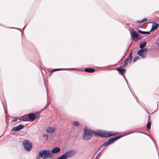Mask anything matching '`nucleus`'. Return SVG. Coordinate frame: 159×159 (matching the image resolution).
<instances>
[{"mask_svg":"<svg viewBox=\"0 0 159 159\" xmlns=\"http://www.w3.org/2000/svg\"><path fill=\"white\" fill-rule=\"evenodd\" d=\"M84 134L83 136V139L84 140H89L91 139L93 136V134L95 135L99 136L105 137H109L116 134V133H113L112 132H106L101 130H97L93 132L90 129H88L86 128H84Z\"/></svg>","mask_w":159,"mask_h":159,"instance_id":"f257e3e1","label":"nucleus"},{"mask_svg":"<svg viewBox=\"0 0 159 159\" xmlns=\"http://www.w3.org/2000/svg\"><path fill=\"white\" fill-rule=\"evenodd\" d=\"M39 156L44 159L52 158L53 155L51 153L50 150H43L39 152Z\"/></svg>","mask_w":159,"mask_h":159,"instance_id":"f03ea898","label":"nucleus"},{"mask_svg":"<svg viewBox=\"0 0 159 159\" xmlns=\"http://www.w3.org/2000/svg\"><path fill=\"white\" fill-rule=\"evenodd\" d=\"M24 148L27 151H30L32 148V143L28 140H24L23 142Z\"/></svg>","mask_w":159,"mask_h":159,"instance_id":"7ed1b4c3","label":"nucleus"},{"mask_svg":"<svg viewBox=\"0 0 159 159\" xmlns=\"http://www.w3.org/2000/svg\"><path fill=\"white\" fill-rule=\"evenodd\" d=\"M76 153V152L75 150H71L66 152L64 154L66 156V158L71 157L75 155Z\"/></svg>","mask_w":159,"mask_h":159,"instance_id":"20e7f679","label":"nucleus"},{"mask_svg":"<svg viewBox=\"0 0 159 159\" xmlns=\"http://www.w3.org/2000/svg\"><path fill=\"white\" fill-rule=\"evenodd\" d=\"M121 137V136H119L117 137L111 139L107 140L106 142L104 143V145L106 146L107 145L113 143L114 141L117 140Z\"/></svg>","mask_w":159,"mask_h":159,"instance_id":"39448f33","label":"nucleus"},{"mask_svg":"<svg viewBox=\"0 0 159 159\" xmlns=\"http://www.w3.org/2000/svg\"><path fill=\"white\" fill-rule=\"evenodd\" d=\"M117 70L118 71L119 73L120 74H121V75H123L125 79V80H126V78L125 76L124 75V74L125 73L126 71L125 69L124 68H118L117 69Z\"/></svg>","mask_w":159,"mask_h":159,"instance_id":"423d86ee","label":"nucleus"},{"mask_svg":"<svg viewBox=\"0 0 159 159\" xmlns=\"http://www.w3.org/2000/svg\"><path fill=\"white\" fill-rule=\"evenodd\" d=\"M24 127V126L23 125H20L14 127L12 129V130L15 131H18L23 129Z\"/></svg>","mask_w":159,"mask_h":159,"instance_id":"0eeeda50","label":"nucleus"},{"mask_svg":"<svg viewBox=\"0 0 159 159\" xmlns=\"http://www.w3.org/2000/svg\"><path fill=\"white\" fill-rule=\"evenodd\" d=\"M61 151L60 148L58 147L54 148L51 151V153L53 154L57 153Z\"/></svg>","mask_w":159,"mask_h":159,"instance_id":"6e6552de","label":"nucleus"},{"mask_svg":"<svg viewBox=\"0 0 159 159\" xmlns=\"http://www.w3.org/2000/svg\"><path fill=\"white\" fill-rule=\"evenodd\" d=\"M131 34L132 37L134 38L135 40L140 39V38L138 37V34L135 31H134Z\"/></svg>","mask_w":159,"mask_h":159,"instance_id":"1a4fd4ad","label":"nucleus"},{"mask_svg":"<svg viewBox=\"0 0 159 159\" xmlns=\"http://www.w3.org/2000/svg\"><path fill=\"white\" fill-rule=\"evenodd\" d=\"M55 128L52 127H48L46 131L47 133L48 134H51L53 133L55 131Z\"/></svg>","mask_w":159,"mask_h":159,"instance_id":"9d476101","label":"nucleus"},{"mask_svg":"<svg viewBox=\"0 0 159 159\" xmlns=\"http://www.w3.org/2000/svg\"><path fill=\"white\" fill-rule=\"evenodd\" d=\"M143 50H139L138 52V55L141 57L142 58H144L146 57V54L143 53V52H142Z\"/></svg>","mask_w":159,"mask_h":159,"instance_id":"9b49d317","label":"nucleus"},{"mask_svg":"<svg viewBox=\"0 0 159 159\" xmlns=\"http://www.w3.org/2000/svg\"><path fill=\"white\" fill-rule=\"evenodd\" d=\"M28 116V119L32 121L34 120L36 118V115L33 113L29 114Z\"/></svg>","mask_w":159,"mask_h":159,"instance_id":"f8f14e48","label":"nucleus"},{"mask_svg":"<svg viewBox=\"0 0 159 159\" xmlns=\"http://www.w3.org/2000/svg\"><path fill=\"white\" fill-rule=\"evenodd\" d=\"M159 26V24H157L156 22H153L152 24V27L150 31H152L153 30H155L157 29Z\"/></svg>","mask_w":159,"mask_h":159,"instance_id":"ddd939ff","label":"nucleus"},{"mask_svg":"<svg viewBox=\"0 0 159 159\" xmlns=\"http://www.w3.org/2000/svg\"><path fill=\"white\" fill-rule=\"evenodd\" d=\"M28 116L26 115L21 116L20 119V121H28Z\"/></svg>","mask_w":159,"mask_h":159,"instance_id":"4468645a","label":"nucleus"},{"mask_svg":"<svg viewBox=\"0 0 159 159\" xmlns=\"http://www.w3.org/2000/svg\"><path fill=\"white\" fill-rule=\"evenodd\" d=\"M84 71L87 72L93 73L95 71V69H94L87 68L85 69Z\"/></svg>","mask_w":159,"mask_h":159,"instance_id":"2eb2a0df","label":"nucleus"},{"mask_svg":"<svg viewBox=\"0 0 159 159\" xmlns=\"http://www.w3.org/2000/svg\"><path fill=\"white\" fill-rule=\"evenodd\" d=\"M138 32L140 34H146L147 35H149L150 34V32L149 31H143L140 30H138Z\"/></svg>","mask_w":159,"mask_h":159,"instance_id":"dca6fc26","label":"nucleus"},{"mask_svg":"<svg viewBox=\"0 0 159 159\" xmlns=\"http://www.w3.org/2000/svg\"><path fill=\"white\" fill-rule=\"evenodd\" d=\"M132 52H131L130 53L128 57H127V58H128V60H129V63H130L131 62V61L132 60Z\"/></svg>","mask_w":159,"mask_h":159,"instance_id":"f3484780","label":"nucleus"},{"mask_svg":"<svg viewBox=\"0 0 159 159\" xmlns=\"http://www.w3.org/2000/svg\"><path fill=\"white\" fill-rule=\"evenodd\" d=\"M57 159H67L66 156L63 154L59 157Z\"/></svg>","mask_w":159,"mask_h":159,"instance_id":"a211bd4d","label":"nucleus"},{"mask_svg":"<svg viewBox=\"0 0 159 159\" xmlns=\"http://www.w3.org/2000/svg\"><path fill=\"white\" fill-rule=\"evenodd\" d=\"M146 42H144L143 43H141L140 44L139 47L141 48H143L146 46Z\"/></svg>","mask_w":159,"mask_h":159,"instance_id":"6ab92c4d","label":"nucleus"},{"mask_svg":"<svg viewBox=\"0 0 159 159\" xmlns=\"http://www.w3.org/2000/svg\"><path fill=\"white\" fill-rule=\"evenodd\" d=\"M74 125L75 126H77L80 125V123L77 121H74L73 122Z\"/></svg>","mask_w":159,"mask_h":159,"instance_id":"aec40b11","label":"nucleus"},{"mask_svg":"<svg viewBox=\"0 0 159 159\" xmlns=\"http://www.w3.org/2000/svg\"><path fill=\"white\" fill-rule=\"evenodd\" d=\"M140 57L138 56H136L134 58L133 60V62H135L137 60L139 59Z\"/></svg>","mask_w":159,"mask_h":159,"instance_id":"412c9836","label":"nucleus"},{"mask_svg":"<svg viewBox=\"0 0 159 159\" xmlns=\"http://www.w3.org/2000/svg\"><path fill=\"white\" fill-rule=\"evenodd\" d=\"M141 50H143L142 51V52H143V53L146 54V53L148 51V49L146 48H144L143 49H142Z\"/></svg>","mask_w":159,"mask_h":159,"instance_id":"4be33fe9","label":"nucleus"},{"mask_svg":"<svg viewBox=\"0 0 159 159\" xmlns=\"http://www.w3.org/2000/svg\"><path fill=\"white\" fill-rule=\"evenodd\" d=\"M19 119V117H16L13 118V121H15L18 120Z\"/></svg>","mask_w":159,"mask_h":159,"instance_id":"5701e85b","label":"nucleus"},{"mask_svg":"<svg viewBox=\"0 0 159 159\" xmlns=\"http://www.w3.org/2000/svg\"><path fill=\"white\" fill-rule=\"evenodd\" d=\"M43 136L44 138L46 140H47L48 138V135L46 134H44Z\"/></svg>","mask_w":159,"mask_h":159,"instance_id":"b1692460","label":"nucleus"},{"mask_svg":"<svg viewBox=\"0 0 159 159\" xmlns=\"http://www.w3.org/2000/svg\"><path fill=\"white\" fill-rule=\"evenodd\" d=\"M64 70V69H54L52 70V72H53L55 71H58V70Z\"/></svg>","mask_w":159,"mask_h":159,"instance_id":"393cba45","label":"nucleus"},{"mask_svg":"<svg viewBox=\"0 0 159 159\" xmlns=\"http://www.w3.org/2000/svg\"><path fill=\"white\" fill-rule=\"evenodd\" d=\"M64 70V69H54L52 70V72H53L55 71H58V70Z\"/></svg>","mask_w":159,"mask_h":159,"instance_id":"a878e982","label":"nucleus"},{"mask_svg":"<svg viewBox=\"0 0 159 159\" xmlns=\"http://www.w3.org/2000/svg\"><path fill=\"white\" fill-rule=\"evenodd\" d=\"M128 62V58H127L124 61V65H126L127 64Z\"/></svg>","mask_w":159,"mask_h":159,"instance_id":"bb28decb","label":"nucleus"},{"mask_svg":"<svg viewBox=\"0 0 159 159\" xmlns=\"http://www.w3.org/2000/svg\"><path fill=\"white\" fill-rule=\"evenodd\" d=\"M150 127H151V124H150V122H149L147 124V128L148 129H150Z\"/></svg>","mask_w":159,"mask_h":159,"instance_id":"cd10ccee","label":"nucleus"},{"mask_svg":"<svg viewBox=\"0 0 159 159\" xmlns=\"http://www.w3.org/2000/svg\"><path fill=\"white\" fill-rule=\"evenodd\" d=\"M49 103H50V102H49L48 101L47 103V105H46V106L44 107V108H45V109L47 108L48 107Z\"/></svg>","mask_w":159,"mask_h":159,"instance_id":"c85d7f7f","label":"nucleus"},{"mask_svg":"<svg viewBox=\"0 0 159 159\" xmlns=\"http://www.w3.org/2000/svg\"><path fill=\"white\" fill-rule=\"evenodd\" d=\"M137 22L140 23H141L143 22L142 20H139L137 21Z\"/></svg>","mask_w":159,"mask_h":159,"instance_id":"c756f323","label":"nucleus"},{"mask_svg":"<svg viewBox=\"0 0 159 159\" xmlns=\"http://www.w3.org/2000/svg\"><path fill=\"white\" fill-rule=\"evenodd\" d=\"M147 20V19L144 18H143V20H142L143 22L144 21H146Z\"/></svg>","mask_w":159,"mask_h":159,"instance_id":"7c9ffc66","label":"nucleus"},{"mask_svg":"<svg viewBox=\"0 0 159 159\" xmlns=\"http://www.w3.org/2000/svg\"><path fill=\"white\" fill-rule=\"evenodd\" d=\"M52 72H52V71H51V72H50V73L49 74V76H51L52 75Z\"/></svg>","mask_w":159,"mask_h":159,"instance_id":"2f4dec72","label":"nucleus"},{"mask_svg":"<svg viewBox=\"0 0 159 159\" xmlns=\"http://www.w3.org/2000/svg\"><path fill=\"white\" fill-rule=\"evenodd\" d=\"M39 116V115H38V116H37V117H36V118H37L38 117V116Z\"/></svg>","mask_w":159,"mask_h":159,"instance_id":"473e14b6","label":"nucleus"}]
</instances>
